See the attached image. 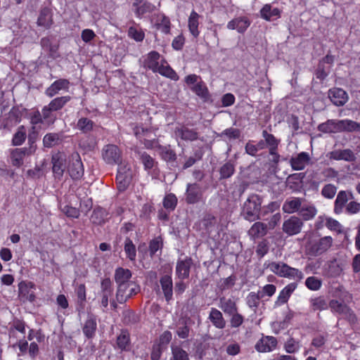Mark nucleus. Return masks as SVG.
I'll list each match as a JSON object with an SVG mask.
<instances>
[{"label":"nucleus","mask_w":360,"mask_h":360,"mask_svg":"<svg viewBox=\"0 0 360 360\" xmlns=\"http://www.w3.org/2000/svg\"><path fill=\"white\" fill-rule=\"evenodd\" d=\"M262 198L257 194H250L241 207L240 215L247 221H254L264 217L267 211L262 210Z\"/></svg>","instance_id":"f257e3e1"},{"label":"nucleus","mask_w":360,"mask_h":360,"mask_svg":"<svg viewBox=\"0 0 360 360\" xmlns=\"http://www.w3.org/2000/svg\"><path fill=\"white\" fill-rule=\"evenodd\" d=\"M267 268L280 277L297 281H301L304 278V274L300 270L291 267L284 262H272L269 263Z\"/></svg>","instance_id":"f03ea898"},{"label":"nucleus","mask_w":360,"mask_h":360,"mask_svg":"<svg viewBox=\"0 0 360 360\" xmlns=\"http://www.w3.org/2000/svg\"><path fill=\"white\" fill-rule=\"evenodd\" d=\"M133 175V170L129 165H119L116 182L120 192L125 191L127 189L132 181Z\"/></svg>","instance_id":"7ed1b4c3"},{"label":"nucleus","mask_w":360,"mask_h":360,"mask_svg":"<svg viewBox=\"0 0 360 360\" xmlns=\"http://www.w3.org/2000/svg\"><path fill=\"white\" fill-rule=\"evenodd\" d=\"M329 307L333 313L341 315L349 323H354L356 322L357 318L355 314L346 304L340 302L337 300H331L329 302Z\"/></svg>","instance_id":"20e7f679"},{"label":"nucleus","mask_w":360,"mask_h":360,"mask_svg":"<svg viewBox=\"0 0 360 360\" xmlns=\"http://www.w3.org/2000/svg\"><path fill=\"white\" fill-rule=\"evenodd\" d=\"M139 290V286L135 283L117 285L116 290L117 301L120 304H124L132 296L136 295Z\"/></svg>","instance_id":"39448f33"},{"label":"nucleus","mask_w":360,"mask_h":360,"mask_svg":"<svg viewBox=\"0 0 360 360\" xmlns=\"http://www.w3.org/2000/svg\"><path fill=\"white\" fill-rule=\"evenodd\" d=\"M333 238L324 236L319 240L312 241L307 246V252L311 256H319L326 252L332 245Z\"/></svg>","instance_id":"423d86ee"},{"label":"nucleus","mask_w":360,"mask_h":360,"mask_svg":"<svg viewBox=\"0 0 360 360\" xmlns=\"http://www.w3.org/2000/svg\"><path fill=\"white\" fill-rule=\"evenodd\" d=\"M203 190L197 183H188L186 185L185 200L187 204L193 205L199 203L203 198Z\"/></svg>","instance_id":"0eeeda50"},{"label":"nucleus","mask_w":360,"mask_h":360,"mask_svg":"<svg viewBox=\"0 0 360 360\" xmlns=\"http://www.w3.org/2000/svg\"><path fill=\"white\" fill-rule=\"evenodd\" d=\"M68 171L73 179H79L84 175V167L78 153L70 155Z\"/></svg>","instance_id":"6e6552de"},{"label":"nucleus","mask_w":360,"mask_h":360,"mask_svg":"<svg viewBox=\"0 0 360 360\" xmlns=\"http://www.w3.org/2000/svg\"><path fill=\"white\" fill-rule=\"evenodd\" d=\"M35 285L30 281H22L18 284L19 297L23 302H32L35 300Z\"/></svg>","instance_id":"1a4fd4ad"},{"label":"nucleus","mask_w":360,"mask_h":360,"mask_svg":"<svg viewBox=\"0 0 360 360\" xmlns=\"http://www.w3.org/2000/svg\"><path fill=\"white\" fill-rule=\"evenodd\" d=\"M353 193L349 191H340L338 192L336 199L334 202V212L340 214L344 212L350 200H354Z\"/></svg>","instance_id":"9d476101"},{"label":"nucleus","mask_w":360,"mask_h":360,"mask_svg":"<svg viewBox=\"0 0 360 360\" xmlns=\"http://www.w3.org/2000/svg\"><path fill=\"white\" fill-rule=\"evenodd\" d=\"M103 158L108 164H119L121 161V152L117 146L108 144L103 149Z\"/></svg>","instance_id":"9b49d317"},{"label":"nucleus","mask_w":360,"mask_h":360,"mask_svg":"<svg viewBox=\"0 0 360 360\" xmlns=\"http://www.w3.org/2000/svg\"><path fill=\"white\" fill-rule=\"evenodd\" d=\"M302 226L303 222L300 218L292 216L288 219L284 221L283 231L289 236H293L301 231Z\"/></svg>","instance_id":"f8f14e48"},{"label":"nucleus","mask_w":360,"mask_h":360,"mask_svg":"<svg viewBox=\"0 0 360 360\" xmlns=\"http://www.w3.org/2000/svg\"><path fill=\"white\" fill-rule=\"evenodd\" d=\"M171 273L172 268H169L168 274L162 276L160 278V286L167 302L173 298V282Z\"/></svg>","instance_id":"ddd939ff"},{"label":"nucleus","mask_w":360,"mask_h":360,"mask_svg":"<svg viewBox=\"0 0 360 360\" xmlns=\"http://www.w3.org/2000/svg\"><path fill=\"white\" fill-rule=\"evenodd\" d=\"M328 157L330 160H344L346 162H354L356 160V154L349 148L333 150L328 153Z\"/></svg>","instance_id":"4468645a"},{"label":"nucleus","mask_w":360,"mask_h":360,"mask_svg":"<svg viewBox=\"0 0 360 360\" xmlns=\"http://www.w3.org/2000/svg\"><path fill=\"white\" fill-rule=\"evenodd\" d=\"M328 94L330 101L336 106H342L349 100L347 93L341 88H332Z\"/></svg>","instance_id":"2eb2a0df"},{"label":"nucleus","mask_w":360,"mask_h":360,"mask_svg":"<svg viewBox=\"0 0 360 360\" xmlns=\"http://www.w3.org/2000/svg\"><path fill=\"white\" fill-rule=\"evenodd\" d=\"M135 15L141 18L145 14L150 13L155 9V6L145 0H134L132 4Z\"/></svg>","instance_id":"dca6fc26"},{"label":"nucleus","mask_w":360,"mask_h":360,"mask_svg":"<svg viewBox=\"0 0 360 360\" xmlns=\"http://www.w3.org/2000/svg\"><path fill=\"white\" fill-rule=\"evenodd\" d=\"M70 82L66 79H59L53 82L45 91V94L52 98L59 94L60 91H68L70 88Z\"/></svg>","instance_id":"f3484780"},{"label":"nucleus","mask_w":360,"mask_h":360,"mask_svg":"<svg viewBox=\"0 0 360 360\" xmlns=\"http://www.w3.org/2000/svg\"><path fill=\"white\" fill-rule=\"evenodd\" d=\"M192 264V259L190 257H186L184 259H179L177 261L176 275L179 279L184 280L189 277Z\"/></svg>","instance_id":"a211bd4d"},{"label":"nucleus","mask_w":360,"mask_h":360,"mask_svg":"<svg viewBox=\"0 0 360 360\" xmlns=\"http://www.w3.org/2000/svg\"><path fill=\"white\" fill-rule=\"evenodd\" d=\"M112 292L113 288L110 278L103 279L101 283V303L103 307L106 308L108 306L109 297L112 296Z\"/></svg>","instance_id":"6ab92c4d"},{"label":"nucleus","mask_w":360,"mask_h":360,"mask_svg":"<svg viewBox=\"0 0 360 360\" xmlns=\"http://www.w3.org/2000/svg\"><path fill=\"white\" fill-rule=\"evenodd\" d=\"M342 272V264L336 259L327 262L323 267V275L328 278H337Z\"/></svg>","instance_id":"aec40b11"},{"label":"nucleus","mask_w":360,"mask_h":360,"mask_svg":"<svg viewBox=\"0 0 360 360\" xmlns=\"http://www.w3.org/2000/svg\"><path fill=\"white\" fill-rule=\"evenodd\" d=\"M277 340L273 336H264L255 345V349L259 352H269L274 350L277 345Z\"/></svg>","instance_id":"412c9836"},{"label":"nucleus","mask_w":360,"mask_h":360,"mask_svg":"<svg viewBox=\"0 0 360 360\" xmlns=\"http://www.w3.org/2000/svg\"><path fill=\"white\" fill-rule=\"evenodd\" d=\"M310 157L308 153L301 152L295 156H292L290 160V164L293 170H302L309 164Z\"/></svg>","instance_id":"4be33fe9"},{"label":"nucleus","mask_w":360,"mask_h":360,"mask_svg":"<svg viewBox=\"0 0 360 360\" xmlns=\"http://www.w3.org/2000/svg\"><path fill=\"white\" fill-rule=\"evenodd\" d=\"M304 202H306L304 198L296 197L288 198L283 205V210L288 214L299 212Z\"/></svg>","instance_id":"5701e85b"},{"label":"nucleus","mask_w":360,"mask_h":360,"mask_svg":"<svg viewBox=\"0 0 360 360\" xmlns=\"http://www.w3.org/2000/svg\"><path fill=\"white\" fill-rule=\"evenodd\" d=\"M176 138L186 141H194L198 139V133L195 129H190L185 125L176 127L174 131Z\"/></svg>","instance_id":"b1692460"},{"label":"nucleus","mask_w":360,"mask_h":360,"mask_svg":"<svg viewBox=\"0 0 360 360\" xmlns=\"http://www.w3.org/2000/svg\"><path fill=\"white\" fill-rule=\"evenodd\" d=\"M251 24L250 20L245 16L235 18L227 24L229 30H236L239 33H244Z\"/></svg>","instance_id":"393cba45"},{"label":"nucleus","mask_w":360,"mask_h":360,"mask_svg":"<svg viewBox=\"0 0 360 360\" xmlns=\"http://www.w3.org/2000/svg\"><path fill=\"white\" fill-rule=\"evenodd\" d=\"M259 13L262 19L266 21H274L281 18V11L270 4H266L263 6Z\"/></svg>","instance_id":"a878e982"},{"label":"nucleus","mask_w":360,"mask_h":360,"mask_svg":"<svg viewBox=\"0 0 360 360\" xmlns=\"http://www.w3.org/2000/svg\"><path fill=\"white\" fill-rule=\"evenodd\" d=\"M218 307L225 314L229 316L238 310L236 300L233 298H227L224 296L219 297Z\"/></svg>","instance_id":"bb28decb"},{"label":"nucleus","mask_w":360,"mask_h":360,"mask_svg":"<svg viewBox=\"0 0 360 360\" xmlns=\"http://www.w3.org/2000/svg\"><path fill=\"white\" fill-rule=\"evenodd\" d=\"M194 321L190 317L182 318L179 320L176 333L181 339H186L189 337L190 327Z\"/></svg>","instance_id":"cd10ccee"},{"label":"nucleus","mask_w":360,"mask_h":360,"mask_svg":"<svg viewBox=\"0 0 360 360\" xmlns=\"http://www.w3.org/2000/svg\"><path fill=\"white\" fill-rule=\"evenodd\" d=\"M208 319L217 329H224L226 327V321L223 316V314L217 308L212 307L210 309Z\"/></svg>","instance_id":"c85d7f7f"},{"label":"nucleus","mask_w":360,"mask_h":360,"mask_svg":"<svg viewBox=\"0 0 360 360\" xmlns=\"http://www.w3.org/2000/svg\"><path fill=\"white\" fill-rule=\"evenodd\" d=\"M160 55L155 51L148 53L143 60V66L146 69L151 70L153 72H156L159 66V59Z\"/></svg>","instance_id":"c756f323"},{"label":"nucleus","mask_w":360,"mask_h":360,"mask_svg":"<svg viewBox=\"0 0 360 360\" xmlns=\"http://www.w3.org/2000/svg\"><path fill=\"white\" fill-rule=\"evenodd\" d=\"M63 140V132L48 133L43 138V146L44 148H51L60 145Z\"/></svg>","instance_id":"7c9ffc66"},{"label":"nucleus","mask_w":360,"mask_h":360,"mask_svg":"<svg viewBox=\"0 0 360 360\" xmlns=\"http://www.w3.org/2000/svg\"><path fill=\"white\" fill-rule=\"evenodd\" d=\"M268 232V225L257 221L254 223L248 231V235L253 239L262 238L266 235Z\"/></svg>","instance_id":"2f4dec72"},{"label":"nucleus","mask_w":360,"mask_h":360,"mask_svg":"<svg viewBox=\"0 0 360 360\" xmlns=\"http://www.w3.org/2000/svg\"><path fill=\"white\" fill-rule=\"evenodd\" d=\"M131 276V271L129 269L118 267L115 269L114 279L117 285L122 283H134L130 280Z\"/></svg>","instance_id":"473e14b6"},{"label":"nucleus","mask_w":360,"mask_h":360,"mask_svg":"<svg viewBox=\"0 0 360 360\" xmlns=\"http://www.w3.org/2000/svg\"><path fill=\"white\" fill-rule=\"evenodd\" d=\"M53 15L51 11L48 8L41 10L37 19L38 26L49 29L53 24Z\"/></svg>","instance_id":"72a5a7b5"},{"label":"nucleus","mask_w":360,"mask_h":360,"mask_svg":"<svg viewBox=\"0 0 360 360\" xmlns=\"http://www.w3.org/2000/svg\"><path fill=\"white\" fill-rule=\"evenodd\" d=\"M297 285L295 283H289L288 285H287L280 292L275 304L276 305H281V304H285L288 301L292 293L297 288Z\"/></svg>","instance_id":"f704fd0d"},{"label":"nucleus","mask_w":360,"mask_h":360,"mask_svg":"<svg viewBox=\"0 0 360 360\" xmlns=\"http://www.w3.org/2000/svg\"><path fill=\"white\" fill-rule=\"evenodd\" d=\"M96 328V317L92 314L89 315L82 328L83 333L87 338H92L95 335Z\"/></svg>","instance_id":"c9c22d12"},{"label":"nucleus","mask_w":360,"mask_h":360,"mask_svg":"<svg viewBox=\"0 0 360 360\" xmlns=\"http://www.w3.org/2000/svg\"><path fill=\"white\" fill-rule=\"evenodd\" d=\"M65 159L60 155H56L52 157L53 172L56 178L60 179L65 169L64 163Z\"/></svg>","instance_id":"e433bc0d"},{"label":"nucleus","mask_w":360,"mask_h":360,"mask_svg":"<svg viewBox=\"0 0 360 360\" xmlns=\"http://www.w3.org/2000/svg\"><path fill=\"white\" fill-rule=\"evenodd\" d=\"M340 132H359L360 133V123L352 120H340Z\"/></svg>","instance_id":"4c0bfd02"},{"label":"nucleus","mask_w":360,"mask_h":360,"mask_svg":"<svg viewBox=\"0 0 360 360\" xmlns=\"http://www.w3.org/2000/svg\"><path fill=\"white\" fill-rule=\"evenodd\" d=\"M298 213L303 220L309 221L314 218L317 210L314 205L304 202Z\"/></svg>","instance_id":"58836bf2"},{"label":"nucleus","mask_w":360,"mask_h":360,"mask_svg":"<svg viewBox=\"0 0 360 360\" xmlns=\"http://www.w3.org/2000/svg\"><path fill=\"white\" fill-rule=\"evenodd\" d=\"M340 120H328L326 122L319 125V131L323 133H338L340 132Z\"/></svg>","instance_id":"ea45409f"},{"label":"nucleus","mask_w":360,"mask_h":360,"mask_svg":"<svg viewBox=\"0 0 360 360\" xmlns=\"http://www.w3.org/2000/svg\"><path fill=\"white\" fill-rule=\"evenodd\" d=\"M310 309L313 311L326 310L329 307V302L323 296L311 297L309 300Z\"/></svg>","instance_id":"a19ab883"},{"label":"nucleus","mask_w":360,"mask_h":360,"mask_svg":"<svg viewBox=\"0 0 360 360\" xmlns=\"http://www.w3.org/2000/svg\"><path fill=\"white\" fill-rule=\"evenodd\" d=\"M262 137L266 143V148H269V154H274L275 150H278L280 140L277 139L273 134L268 133L266 130L262 131Z\"/></svg>","instance_id":"79ce46f5"},{"label":"nucleus","mask_w":360,"mask_h":360,"mask_svg":"<svg viewBox=\"0 0 360 360\" xmlns=\"http://www.w3.org/2000/svg\"><path fill=\"white\" fill-rule=\"evenodd\" d=\"M108 218V212L102 207H98L95 208L91 215V221L96 225H101L105 223Z\"/></svg>","instance_id":"37998d69"},{"label":"nucleus","mask_w":360,"mask_h":360,"mask_svg":"<svg viewBox=\"0 0 360 360\" xmlns=\"http://www.w3.org/2000/svg\"><path fill=\"white\" fill-rule=\"evenodd\" d=\"M263 297V294L260 291L257 292H251L246 297V304L254 312L257 311V309L259 305V300Z\"/></svg>","instance_id":"c03bdc74"},{"label":"nucleus","mask_w":360,"mask_h":360,"mask_svg":"<svg viewBox=\"0 0 360 360\" xmlns=\"http://www.w3.org/2000/svg\"><path fill=\"white\" fill-rule=\"evenodd\" d=\"M95 126V122L87 117L79 118L76 124L77 129L84 134L91 132Z\"/></svg>","instance_id":"a18cd8bd"},{"label":"nucleus","mask_w":360,"mask_h":360,"mask_svg":"<svg viewBox=\"0 0 360 360\" xmlns=\"http://www.w3.org/2000/svg\"><path fill=\"white\" fill-rule=\"evenodd\" d=\"M219 179H226L230 178L235 172V164L229 160L221 165L219 168Z\"/></svg>","instance_id":"49530a36"},{"label":"nucleus","mask_w":360,"mask_h":360,"mask_svg":"<svg viewBox=\"0 0 360 360\" xmlns=\"http://www.w3.org/2000/svg\"><path fill=\"white\" fill-rule=\"evenodd\" d=\"M155 25L157 29L160 30L162 32L165 34H168L170 32V20L163 13L159 14L158 15L157 22Z\"/></svg>","instance_id":"de8ad7c7"},{"label":"nucleus","mask_w":360,"mask_h":360,"mask_svg":"<svg viewBox=\"0 0 360 360\" xmlns=\"http://www.w3.org/2000/svg\"><path fill=\"white\" fill-rule=\"evenodd\" d=\"M117 347L122 351H129L130 345L129 334L126 330H122L117 338Z\"/></svg>","instance_id":"09e8293b"},{"label":"nucleus","mask_w":360,"mask_h":360,"mask_svg":"<svg viewBox=\"0 0 360 360\" xmlns=\"http://www.w3.org/2000/svg\"><path fill=\"white\" fill-rule=\"evenodd\" d=\"M199 17L200 15L195 11H193L188 18V28L194 37H197L200 33L198 31Z\"/></svg>","instance_id":"8fccbe9b"},{"label":"nucleus","mask_w":360,"mask_h":360,"mask_svg":"<svg viewBox=\"0 0 360 360\" xmlns=\"http://www.w3.org/2000/svg\"><path fill=\"white\" fill-rule=\"evenodd\" d=\"M164 63H167L165 60H163L162 64L158 66V70L156 72H159L160 75L167 77L173 80H178L179 77L176 72L168 65H165Z\"/></svg>","instance_id":"3c124183"},{"label":"nucleus","mask_w":360,"mask_h":360,"mask_svg":"<svg viewBox=\"0 0 360 360\" xmlns=\"http://www.w3.org/2000/svg\"><path fill=\"white\" fill-rule=\"evenodd\" d=\"M71 97L70 96H64L53 98L49 103V108L53 111L61 110L70 101Z\"/></svg>","instance_id":"603ef678"},{"label":"nucleus","mask_w":360,"mask_h":360,"mask_svg":"<svg viewBox=\"0 0 360 360\" xmlns=\"http://www.w3.org/2000/svg\"><path fill=\"white\" fill-rule=\"evenodd\" d=\"M192 90L196 94L197 96L200 97L204 101L210 100V95L206 85L202 82L197 83L193 88Z\"/></svg>","instance_id":"864d4df0"},{"label":"nucleus","mask_w":360,"mask_h":360,"mask_svg":"<svg viewBox=\"0 0 360 360\" xmlns=\"http://www.w3.org/2000/svg\"><path fill=\"white\" fill-rule=\"evenodd\" d=\"M124 250L127 257L130 261H135L136 256V246L129 238H126L124 244Z\"/></svg>","instance_id":"5fc2aeb1"},{"label":"nucleus","mask_w":360,"mask_h":360,"mask_svg":"<svg viewBox=\"0 0 360 360\" xmlns=\"http://www.w3.org/2000/svg\"><path fill=\"white\" fill-rule=\"evenodd\" d=\"M160 155L162 158L167 161H174L176 159V155L175 152L170 148V146H159Z\"/></svg>","instance_id":"6e6d98bb"},{"label":"nucleus","mask_w":360,"mask_h":360,"mask_svg":"<svg viewBox=\"0 0 360 360\" xmlns=\"http://www.w3.org/2000/svg\"><path fill=\"white\" fill-rule=\"evenodd\" d=\"M229 316L230 317L229 324L231 328H238L245 321V317L238 312V310L229 315Z\"/></svg>","instance_id":"4d7b16f0"},{"label":"nucleus","mask_w":360,"mask_h":360,"mask_svg":"<svg viewBox=\"0 0 360 360\" xmlns=\"http://www.w3.org/2000/svg\"><path fill=\"white\" fill-rule=\"evenodd\" d=\"M26 139V130L23 125L18 128L17 131L14 134L12 143L13 146H20L23 143Z\"/></svg>","instance_id":"13d9d810"},{"label":"nucleus","mask_w":360,"mask_h":360,"mask_svg":"<svg viewBox=\"0 0 360 360\" xmlns=\"http://www.w3.org/2000/svg\"><path fill=\"white\" fill-rule=\"evenodd\" d=\"M172 354L171 360H189L188 353L179 346L172 347Z\"/></svg>","instance_id":"bf43d9fd"},{"label":"nucleus","mask_w":360,"mask_h":360,"mask_svg":"<svg viewBox=\"0 0 360 360\" xmlns=\"http://www.w3.org/2000/svg\"><path fill=\"white\" fill-rule=\"evenodd\" d=\"M53 110L49 108V105L43 107L41 110V116L43 121L49 124H52L56 120V116L53 115Z\"/></svg>","instance_id":"052dcab7"},{"label":"nucleus","mask_w":360,"mask_h":360,"mask_svg":"<svg viewBox=\"0 0 360 360\" xmlns=\"http://www.w3.org/2000/svg\"><path fill=\"white\" fill-rule=\"evenodd\" d=\"M75 292L78 300V304L82 309H83L86 299L85 285L83 283L78 285L75 289Z\"/></svg>","instance_id":"680f3d73"},{"label":"nucleus","mask_w":360,"mask_h":360,"mask_svg":"<svg viewBox=\"0 0 360 360\" xmlns=\"http://www.w3.org/2000/svg\"><path fill=\"white\" fill-rule=\"evenodd\" d=\"M139 155L146 169H150L153 167L155 160L150 155L146 152H139Z\"/></svg>","instance_id":"e2e57ef3"},{"label":"nucleus","mask_w":360,"mask_h":360,"mask_svg":"<svg viewBox=\"0 0 360 360\" xmlns=\"http://www.w3.org/2000/svg\"><path fill=\"white\" fill-rule=\"evenodd\" d=\"M338 188L332 184L325 185L321 190V195L328 199H332L335 195Z\"/></svg>","instance_id":"0e129e2a"},{"label":"nucleus","mask_w":360,"mask_h":360,"mask_svg":"<svg viewBox=\"0 0 360 360\" xmlns=\"http://www.w3.org/2000/svg\"><path fill=\"white\" fill-rule=\"evenodd\" d=\"M177 204V198L173 193L167 195L163 200V206L166 209L174 210Z\"/></svg>","instance_id":"69168bd1"},{"label":"nucleus","mask_w":360,"mask_h":360,"mask_svg":"<svg viewBox=\"0 0 360 360\" xmlns=\"http://www.w3.org/2000/svg\"><path fill=\"white\" fill-rule=\"evenodd\" d=\"M306 286L311 290H318L321 288L322 282L314 276H309L305 281Z\"/></svg>","instance_id":"338daca9"},{"label":"nucleus","mask_w":360,"mask_h":360,"mask_svg":"<svg viewBox=\"0 0 360 360\" xmlns=\"http://www.w3.org/2000/svg\"><path fill=\"white\" fill-rule=\"evenodd\" d=\"M284 348L286 352L292 354L297 352L300 348V342L293 338H290L284 345Z\"/></svg>","instance_id":"774afa93"}]
</instances>
